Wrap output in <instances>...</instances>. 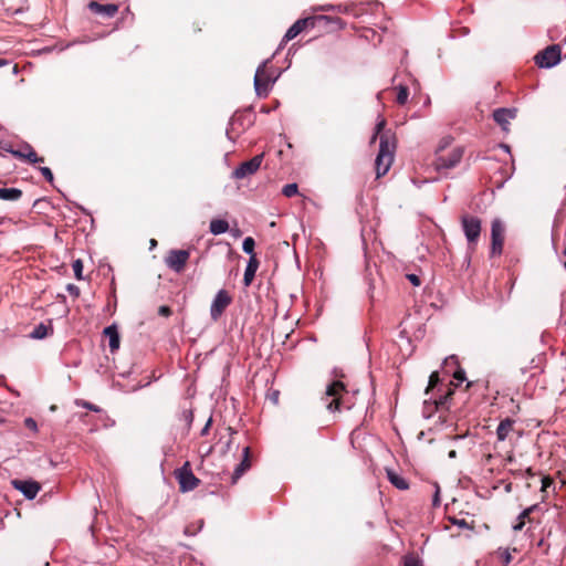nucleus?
Masks as SVG:
<instances>
[{
    "label": "nucleus",
    "mask_w": 566,
    "mask_h": 566,
    "mask_svg": "<svg viewBox=\"0 0 566 566\" xmlns=\"http://www.w3.org/2000/svg\"><path fill=\"white\" fill-rule=\"evenodd\" d=\"M386 119L380 118L375 126L370 143L374 144L379 136V151L375 160L376 177L385 176L392 163L397 147L396 135L391 130H385Z\"/></svg>",
    "instance_id": "f257e3e1"
},
{
    "label": "nucleus",
    "mask_w": 566,
    "mask_h": 566,
    "mask_svg": "<svg viewBox=\"0 0 566 566\" xmlns=\"http://www.w3.org/2000/svg\"><path fill=\"white\" fill-rule=\"evenodd\" d=\"M315 27H325L329 30H340L345 28V22L338 17L328 15H311L298 19L286 31L281 42V46L295 39L303 31L312 30Z\"/></svg>",
    "instance_id": "f03ea898"
},
{
    "label": "nucleus",
    "mask_w": 566,
    "mask_h": 566,
    "mask_svg": "<svg viewBox=\"0 0 566 566\" xmlns=\"http://www.w3.org/2000/svg\"><path fill=\"white\" fill-rule=\"evenodd\" d=\"M464 155L462 146H455L444 151V154L434 156L432 165L438 172L447 171L457 167Z\"/></svg>",
    "instance_id": "7ed1b4c3"
},
{
    "label": "nucleus",
    "mask_w": 566,
    "mask_h": 566,
    "mask_svg": "<svg viewBox=\"0 0 566 566\" xmlns=\"http://www.w3.org/2000/svg\"><path fill=\"white\" fill-rule=\"evenodd\" d=\"M275 81L276 76L274 75V71L269 69L268 61L261 64L258 67L254 76V87L256 95L260 97H266Z\"/></svg>",
    "instance_id": "20e7f679"
},
{
    "label": "nucleus",
    "mask_w": 566,
    "mask_h": 566,
    "mask_svg": "<svg viewBox=\"0 0 566 566\" xmlns=\"http://www.w3.org/2000/svg\"><path fill=\"white\" fill-rule=\"evenodd\" d=\"M562 60V48L559 44H551L544 50L538 51L533 61L541 69H552Z\"/></svg>",
    "instance_id": "39448f33"
},
{
    "label": "nucleus",
    "mask_w": 566,
    "mask_h": 566,
    "mask_svg": "<svg viewBox=\"0 0 566 566\" xmlns=\"http://www.w3.org/2000/svg\"><path fill=\"white\" fill-rule=\"evenodd\" d=\"M538 482L541 484V489L538 491V496L542 502L545 504L542 506L539 503H534L532 506L533 514L536 512L547 511L548 500L551 496L555 495L556 485L554 480L549 475H544L543 473L538 474Z\"/></svg>",
    "instance_id": "423d86ee"
},
{
    "label": "nucleus",
    "mask_w": 566,
    "mask_h": 566,
    "mask_svg": "<svg viewBox=\"0 0 566 566\" xmlns=\"http://www.w3.org/2000/svg\"><path fill=\"white\" fill-rule=\"evenodd\" d=\"M461 224L469 247L474 249L481 235V220L478 217L464 214L461 217Z\"/></svg>",
    "instance_id": "0eeeda50"
},
{
    "label": "nucleus",
    "mask_w": 566,
    "mask_h": 566,
    "mask_svg": "<svg viewBox=\"0 0 566 566\" xmlns=\"http://www.w3.org/2000/svg\"><path fill=\"white\" fill-rule=\"evenodd\" d=\"M175 476L179 483L181 492L195 490L200 484V480L193 474L190 462L186 461L184 465L175 471Z\"/></svg>",
    "instance_id": "6e6552de"
},
{
    "label": "nucleus",
    "mask_w": 566,
    "mask_h": 566,
    "mask_svg": "<svg viewBox=\"0 0 566 566\" xmlns=\"http://www.w3.org/2000/svg\"><path fill=\"white\" fill-rule=\"evenodd\" d=\"M23 148L28 149V153H22V150L14 149L10 142H7V140L0 142V149L4 150L7 153H10L13 157H15L20 160L28 161L29 164H32V165L44 161V158L38 156V154L35 153V150L33 149V147L30 144L23 143Z\"/></svg>",
    "instance_id": "1a4fd4ad"
},
{
    "label": "nucleus",
    "mask_w": 566,
    "mask_h": 566,
    "mask_svg": "<svg viewBox=\"0 0 566 566\" xmlns=\"http://www.w3.org/2000/svg\"><path fill=\"white\" fill-rule=\"evenodd\" d=\"M232 301L233 297L227 290L218 291L210 306L211 319L218 322Z\"/></svg>",
    "instance_id": "9d476101"
},
{
    "label": "nucleus",
    "mask_w": 566,
    "mask_h": 566,
    "mask_svg": "<svg viewBox=\"0 0 566 566\" xmlns=\"http://www.w3.org/2000/svg\"><path fill=\"white\" fill-rule=\"evenodd\" d=\"M505 239V227L500 219L491 223V256L501 255Z\"/></svg>",
    "instance_id": "9b49d317"
},
{
    "label": "nucleus",
    "mask_w": 566,
    "mask_h": 566,
    "mask_svg": "<svg viewBox=\"0 0 566 566\" xmlns=\"http://www.w3.org/2000/svg\"><path fill=\"white\" fill-rule=\"evenodd\" d=\"M263 154L256 155L250 160L241 163L233 171L232 178L244 179L254 175L261 167L263 161Z\"/></svg>",
    "instance_id": "f8f14e48"
},
{
    "label": "nucleus",
    "mask_w": 566,
    "mask_h": 566,
    "mask_svg": "<svg viewBox=\"0 0 566 566\" xmlns=\"http://www.w3.org/2000/svg\"><path fill=\"white\" fill-rule=\"evenodd\" d=\"M346 391V386L339 380H335L327 386L325 395L327 398H332L331 401L327 402V409L329 411H340L343 403L342 395Z\"/></svg>",
    "instance_id": "ddd939ff"
},
{
    "label": "nucleus",
    "mask_w": 566,
    "mask_h": 566,
    "mask_svg": "<svg viewBox=\"0 0 566 566\" xmlns=\"http://www.w3.org/2000/svg\"><path fill=\"white\" fill-rule=\"evenodd\" d=\"M190 258L187 250H170L165 259L166 265L172 271L180 273L185 270Z\"/></svg>",
    "instance_id": "4468645a"
},
{
    "label": "nucleus",
    "mask_w": 566,
    "mask_h": 566,
    "mask_svg": "<svg viewBox=\"0 0 566 566\" xmlns=\"http://www.w3.org/2000/svg\"><path fill=\"white\" fill-rule=\"evenodd\" d=\"M11 484L15 490L22 492L28 500H33L41 490L40 483L33 480L15 479L11 481Z\"/></svg>",
    "instance_id": "2eb2a0df"
},
{
    "label": "nucleus",
    "mask_w": 566,
    "mask_h": 566,
    "mask_svg": "<svg viewBox=\"0 0 566 566\" xmlns=\"http://www.w3.org/2000/svg\"><path fill=\"white\" fill-rule=\"evenodd\" d=\"M87 8L91 12L107 19L115 17L119 9L118 4L116 3L101 4L97 1H91L87 4Z\"/></svg>",
    "instance_id": "dca6fc26"
},
{
    "label": "nucleus",
    "mask_w": 566,
    "mask_h": 566,
    "mask_svg": "<svg viewBox=\"0 0 566 566\" xmlns=\"http://www.w3.org/2000/svg\"><path fill=\"white\" fill-rule=\"evenodd\" d=\"M516 109L515 108H497L493 112V118L495 123L501 126L504 132H509L510 120L515 118Z\"/></svg>",
    "instance_id": "f3484780"
},
{
    "label": "nucleus",
    "mask_w": 566,
    "mask_h": 566,
    "mask_svg": "<svg viewBox=\"0 0 566 566\" xmlns=\"http://www.w3.org/2000/svg\"><path fill=\"white\" fill-rule=\"evenodd\" d=\"M252 460H251V448L245 447L243 449V458L241 462L237 465L234 469V472L231 476V483L235 484L239 479L251 468Z\"/></svg>",
    "instance_id": "a211bd4d"
},
{
    "label": "nucleus",
    "mask_w": 566,
    "mask_h": 566,
    "mask_svg": "<svg viewBox=\"0 0 566 566\" xmlns=\"http://www.w3.org/2000/svg\"><path fill=\"white\" fill-rule=\"evenodd\" d=\"M259 265H260V262H259L256 255L252 254V256H250V259H249L248 265L244 271L243 283L245 286L251 285V283L253 282L255 272L258 271Z\"/></svg>",
    "instance_id": "6ab92c4d"
},
{
    "label": "nucleus",
    "mask_w": 566,
    "mask_h": 566,
    "mask_svg": "<svg viewBox=\"0 0 566 566\" xmlns=\"http://www.w3.org/2000/svg\"><path fill=\"white\" fill-rule=\"evenodd\" d=\"M103 333L108 337L111 352L117 350L120 343L117 327L115 325L107 326Z\"/></svg>",
    "instance_id": "aec40b11"
},
{
    "label": "nucleus",
    "mask_w": 566,
    "mask_h": 566,
    "mask_svg": "<svg viewBox=\"0 0 566 566\" xmlns=\"http://www.w3.org/2000/svg\"><path fill=\"white\" fill-rule=\"evenodd\" d=\"M53 334V327L51 324L45 325L44 323H40L30 334L31 338L34 339H43L49 335Z\"/></svg>",
    "instance_id": "412c9836"
},
{
    "label": "nucleus",
    "mask_w": 566,
    "mask_h": 566,
    "mask_svg": "<svg viewBox=\"0 0 566 566\" xmlns=\"http://www.w3.org/2000/svg\"><path fill=\"white\" fill-rule=\"evenodd\" d=\"M386 472H387L388 480L397 489H399V490L409 489L408 482L402 476H400L398 473H396L394 470L387 469Z\"/></svg>",
    "instance_id": "4be33fe9"
},
{
    "label": "nucleus",
    "mask_w": 566,
    "mask_h": 566,
    "mask_svg": "<svg viewBox=\"0 0 566 566\" xmlns=\"http://www.w3.org/2000/svg\"><path fill=\"white\" fill-rule=\"evenodd\" d=\"M22 197V191L18 188H0V199L6 201H17Z\"/></svg>",
    "instance_id": "5701e85b"
},
{
    "label": "nucleus",
    "mask_w": 566,
    "mask_h": 566,
    "mask_svg": "<svg viewBox=\"0 0 566 566\" xmlns=\"http://www.w3.org/2000/svg\"><path fill=\"white\" fill-rule=\"evenodd\" d=\"M228 229H229V223L226 220L213 219L210 222V231H211V233H213L216 235L227 232Z\"/></svg>",
    "instance_id": "b1692460"
},
{
    "label": "nucleus",
    "mask_w": 566,
    "mask_h": 566,
    "mask_svg": "<svg viewBox=\"0 0 566 566\" xmlns=\"http://www.w3.org/2000/svg\"><path fill=\"white\" fill-rule=\"evenodd\" d=\"M513 429V421L510 419L503 420L500 422L496 434L499 440H505L509 436V432Z\"/></svg>",
    "instance_id": "393cba45"
},
{
    "label": "nucleus",
    "mask_w": 566,
    "mask_h": 566,
    "mask_svg": "<svg viewBox=\"0 0 566 566\" xmlns=\"http://www.w3.org/2000/svg\"><path fill=\"white\" fill-rule=\"evenodd\" d=\"M453 392H454L453 389L451 387H448L446 389V391L443 394H441L438 399L434 400V402L437 405V409H443V408L448 409L449 408L448 402L451 399Z\"/></svg>",
    "instance_id": "a878e982"
},
{
    "label": "nucleus",
    "mask_w": 566,
    "mask_h": 566,
    "mask_svg": "<svg viewBox=\"0 0 566 566\" xmlns=\"http://www.w3.org/2000/svg\"><path fill=\"white\" fill-rule=\"evenodd\" d=\"M453 138L451 136H444L440 139L434 156L444 154V151H449V147L451 146Z\"/></svg>",
    "instance_id": "bb28decb"
},
{
    "label": "nucleus",
    "mask_w": 566,
    "mask_h": 566,
    "mask_svg": "<svg viewBox=\"0 0 566 566\" xmlns=\"http://www.w3.org/2000/svg\"><path fill=\"white\" fill-rule=\"evenodd\" d=\"M408 96H409L408 87L407 86H399L398 93H397V96H396V102L399 105H403V104L407 103Z\"/></svg>",
    "instance_id": "cd10ccee"
},
{
    "label": "nucleus",
    "mask_w": 566,
    "mask_h": 566,
    "mask_svg": "<svg viewBox=\"0 0 566 566\" xmlns=\"http://www.w3.org/2000/svg\"><path fill=\"white\" fill-rule=\"evenodd\" d=\"M531 507H526L518 516V522L513 526L514 531H520L525 525V518H530Z\"/></svg>",
    "instance_id": "c85d7f7f"
},
{
    "label": "nucleus",
    "mask_w": 566,
    "mask_h": 566,
    "mask_svg": "<svg viewBox=\"0 0 566 566\" xmlns=\"http://www.w3.org/2000/svg\"><path fill=\"white\" fill-rule=\"evenodd\" d=\"M254 247H255V241L252 237H247L243 240L242 249L245 253L250 254V256H252V254H255Z\"/></svg>",
    "instance_id": "c756f323"
},
{
    "label": "nucleus",
    "mask_w": 566,
    "mask_h": 566,
    "mask_svg": "<svg viewBox=\"0 0 566 566\" xmlns=\"http://www.w3.org/2000/svg\"><path fill=\"white\" fill-rule=\"evenodd\" d=\"M297 192H298V187L296 184H287L282 189V193L287 198L295 196Z\"/></svg>",
    "instance_id": "7c9ffc66"
},
{
    "label": "nucleus",
    "mask_w": 566,
    "mask_h": 566,
    "mask_svg": "<svg viewBox=\"0 0 566 566\" xmlns=\"http://www.w3.org/2000/svg\"><path fill=\"white\" fill-rule=\"evenodd\" d=\"M227 431L229 432V439L227 440V442L224 443V447L221 450V452L223 454L228 453L231 450V446L233 442V436L237 433V431L234 429H232L231 427H228Z\"/></svg>",
    "instance_id": "2f4dec72"
},
{
    "label": "nucleus",
    "mask_w": 566,
    "mask_h": 566,
    "mask_svg": "<svg viewBox=\"0 0 566 566\" xmlns=\"http://www.w3.org/2000/svg\"><path fill=\"white\" fill-rule=\"evenodd\" d=\"M403 566H422V563L417 556L407 555L403 558Z\"/></svg>",
    "instance_id": "473e14b6"
},
{
    "label": "nucleus",
    "mask_w": 566,
    "mask_h": 566,
    "mask_svg": "<svg viewBox=\"0 0 566 566\" xmlns=\"http://www.w3.org/2000/svg\"><path fill=\"white\" fill-rule=\"evenodd\" d=\"M74 275L77 280H82V273H83V262L81 260H76L72 264Z\"/></svg>",
    "instance_id": "72a5a7b5"
},
{
    "label": "nucleus",
    "mask_w": 566,
    "mask_h": 566,
    "mask_svg": "<svg viewBox=\"0 0 566 566\" xmlns=\"http://www.w3.org/2000/svg\"><path fill=\"white\" fill-rule=\"evenodd\" d=\"M439 381L440 378L438 371H433L429 377V385L426 392L428 394L431 389H433L439 384Z\"/></svg>",
    "instance_id": "f704fd0d"
},
{
    "label": "nucleus",
    "mask_w": 566,
    "mask_h": 566,
    "mask_svg": "<svg viewBox=\"0 0 566 566\" xmlns=\"http://www.w3.org/2000/svg\"><path fill=\"white\" fill-rule=\"evenodd\" d=\"M24 427L29 430H31L32 432L36 433L38 432V424H36V421L31 418V417H28L24 419Z\"/></svg>",
    "instance_id": "c9c22d12"
},
{
    "label": "nucleus",
    "mask_w": 566,
    "mask_h": 566,
    "mask_svg": "<svg viewBox=\"0 0 566 566\" xmlns=\"http://www.w3.org/2000/svg\"><path fill=\"white\" fill-rule=\"evenodd\" d=\"M40 171H41L42 176L45 178V180H46L48 182H50V184H52V182H53L54 177H53V174H52V171H51V169H50V168H48V167H41V168H40Z\"/></svg>",
    "instance_id": "e433bc0d"
},
{
    "label": "nucleus",
    "mask_w": 566,
    "mask_h": 566,
    "mask_svg": "<svg viewBox=\"0 0 566 566\" xmlns=\"http://www.w3.org/2000/svg\"><path fill=\"white\" fill-rule=\"evenodd\" d=\"M158 314H159L160 316L169 317V316L172 314V311H171V308H170L169 306H167V305H161V306H159V308H158Z\"/></svg>",
    "instance_id": "4c0bfd02"
},
{
    "label": "nucleus",
    "mask_w": 566,
    "mask_h": 566,
    "mask_svg": "<svg viewBox=\"0 0 566 566\" xmlns=\"http://www.w3.org/2000/svg\"><path fill=\"white\" fill-rule=\"evenodd\" d=\"M453 378L458 380L459 382H462L465 380V371L462 368H458L454 374Z\"/></svg>",
    "instance_id": "58836bf2"
},
{
    "label": "nucleus",
    "mask_w": 566,
    "mask_h": 566,
    "mask_svg": "<svg viewBox=\"0 0 566 566\" xmlns=\"http://www.w3.org/2000/svg\"><path fill=\"white\" fill-rule=\"evenodd\" d=\"M182 417H184L185 421L187 422V424L190 426V423L192 422V419H193L192 411L184 410Z\"/></svg>",
    "instance_id": "ea45409f"
},
{
    "label": "nucleus",
    "mask_w": 566,
    "mask_h": 566,
    "mask_svg": "<svg viewBox=\"0 0 566 566\" xmlns=\"http://www.w3.org/2000/svg\"><path fill=\"white\" fill-rule=\"evenodd\" d=\"M407 279L415 285L419 286L421 284V281L418 275L416 274H407Z\"/></svg>",
    "instance_id": "a19ab883"
},
{
    "label": "nucleus",
    "mask_w": 566,
    "mask_h": 566,
    "mask_svg": "<svg viewBox=\"0 0 566 566\" xmlns=\"http://www.w3.org/2000/svg\"><path fill=\"white\" fill-rule=\"evenodd\" d=\"M211 424H212V418L210 417L201 430V436H206L209 432Z\"/></svg>",
    "instance_id": "79ce46f5"
},
{
    "label": "nucleus",
    "mask_w": 566,
    "mask_h": 566,
    "mask_svg": "<svg viewBox=\"0 0 566 566\" xmlns=\"http://www.w3.org/2000/svg\"><path fill=\"white\" fill-rule=\"evenodd\" d=\"M313 10L315 12L316 11H329V10H335V7L334 6H322V7H318V8H314Z\"/></svg>",
    "instance_id": "37998d69"
},
{
    "label": "nucleus",
    "mask_w": 566,
    "mask_h": 566,
    "mask_svg": "<svg viewBox=\"0 0 566 566\" xmlns=\"http://www.w3.org/2000/svg\"><path fill=\"white\" fill-rule=\"evenodd\" d=\"M85 408L90 409V410H93V411H98V408L96 406H93L92 403L90 402H85L83 405Z\"/></svg>",
    "instance_id": "c03bdc74"
},
{
    "label": "nucleus",
    "mask_w": 566,
    "mask_h": 566,
    "mask_svg": "<svg viewBox=\"0 0 566 566\" xmlns=\"http://www.w3.org/2000/svg\"><path fill=\"white\" fill-rule=\"evenodd\" d=\"M453 523L459 525V526H461V527H464V526L468 525L465 520H461V521L454 520Z\"/></svg>",
    "instance_id": "a18cd8bd"
},
{
    "label": "nucleus",
    "mask_w": 566,
    "mask_h": 566,
    "mask_svg": "<svg viewBox=\"0 0 566 566\" xmlns=\"http://www.w3.org/2000/svg\"><path fill=\"white\" fill-rule=\"evenodd\" d=\"M69 291L70 292H75L76 294H78V287L74 286V285H69Z\"/></svg>",
    "instance_id": "49530a36"
},
{
    "label": "nucleus",
    "mask_w": 566,
    "mask_h": 566,
    "mask_svg": "<svg viewBox=\"0 0 566 566\" xmlns=\"http://www.w3.org/2000/svg\"><path fill=\"white\" fill-rule=\"evenodd\" d=\"M450 361L458 364V360L455 359L454 356H451L450 358L446 359V364H449Z\"/></svg>",
    "instance_id": "de8ad7c7"
},
{
    "label": "nucleus",
    "mask_w": 566,
    "mask_h": 566,
    "mask_svg": "<svg viewBox=\"0 0 566 566\" xmlns=\"http://www.w3.org/2000/svg\"><path fill=\"white\" fill-rule=\"evenodd\" d=\"M185 534L192 535L193 534L192 528L186 527L185 528Z\"/></svg>",
    "instance_id": "09e8293b"
},
{
    "label": "nucleus",
    "mask_w": 566,
    "mask_h": 566,
    "mask_svg": "<svg viewBox=\"0 0 566 566\" xmlns=\"http://www.w3.org/2000/svg\"><path fill=\"white\" fill-rule=\"evenodd\" d=\"M185 534L192 535L193 534L192 528L186 527L185 528Z\"/></svg>",
    "instance_id": "8fccbe9b"
},
{
    "label": "nucleus",
    "mask_w": 566,
    "mask_h": 566,
    "mask_svg": "<svg viewBox=\"0 0 566 566\" xmlns=\"http://www.w3.org/2000/svg\"><path fill=\"white\" fill-rule=\"evenodd\" d=\"M457 457V451L455 450H451L449 452V458H455Z\"/></svg>",
    "instance_id": "3c124183"
},
{
    "label": "nucleus",
    "mask_w": 566,
    "mask_h": 566,
    "mask_svg": "<svg viewBox=\"0 0 566 566\" xmlns=\"http://www.w3.org/2000/svg\"><path fill=\"white\" fill-rule=\"evenodd\" d=\"M544 455H546V458L548 459L551 457V452L547 454L544 452H538V458H543Z\"/></svg>",
    "instance_id": "603ef678"
},
{
    "label": "nucleus",
    "mask_w": 566,
    "mask_h": 566,
    "mask_svg": "<svg viewBox=\"0 0 566 566\" xmlns=\"http://www.w3.org/2000/svg\"><path fill=\"white\" fill-rule=\"evenodd\" d=\"M157 245V241L155 239L150 240V247L154 248Z\"/></svg>",
    "instance_id": "864d4df0"
},
{
    "label": "nucleus",
    "mask_w": 566,
    "mask_h": 566,
    "mask_svg": "<svg viewBox=\"0 0 566 566\" xmlns=\"http://www.w3.org/2000/svg\"><path fill=\"white\" fill-rule=\"evenodd\" d=\"M277 397H279V392H277V391H275V392L273 394V400H274V402H276V401H277Z\"/></svg>",
    "instance_id": "5fc2aeb1"
},
{
    "label": "nucleus",
    "mask_w": 566,
    "mask_h": 566,
    "mask_svg": "<svg viewBox=\"0 0 566 566\" xmlns=\"http://www.w3.org/2000/svg\"><path fill=\"white\" fill-rule=\"evenodd\" d=\"M510 560H511V555L507 553L505 556V563H510Z\"/></svg>",
    "instance_id": "6e6d98bb"
},
{
    "label": "nucleus",
    "mask_w": 566,
    "mask_h": 566,
    "mask_svg": "<svg viewBox=\"0 0 566 566\" xmlns=\"http://www.w3.org/2000/svg\"><path fill=\"white\" fill-rule=\"evenodd\" d=\"M21 9H22V6H20L19 8L13 9V12H19Z\"/></svg>",
    "instance_id": "4d7b16f0"
},
{
    "label": "nucleus",
    "mask_w": 566,
    "mask_h": 566,
    "mask_svg": "<svg viewBox=\"0 0 566 566\" xmlns=\"http://www.w3.org/2000/svg\"><path fill=\"white\" fill-rule=\"evenodd\" d=\"M212 449H213V448H212V447H210V448L208 449V451H207L206 455H208L209 453H211V452H212Z\"/></svg>",
    "instance_id": "13d9d810"
},
{
    "label": "nucleus",
    "mask_w": 566,
    "mask_h": 566,
    "mask_svg": "<svg viewBox=\"0 0 566 566\" xmlns=\"http://www.w3.org/2000/svg\"><path fill=\"white\" fill-rule=\"evenodd\" d=\"M19 150H22V153H28V149H24L23 145L21 146V148Z\"/></svg>",
    "instance_id": "bf43d9fd"
},
{
    "label": "nucleus",
    "mask_w": 566,
    "mask_h": 566,
    "mask_svg": "<svg viewBox=\"0 0 566 566\" xmlns=\"http://www.w3.org/2000/svg\"><path fill=\"white\" fill-rule=\"evenodd\" d=\"M439 500H438V493L436 494V497H434V504H438Z\"/></svg>",
    "instance_id": "052dcab7"
},
{
    "label": "nucleus",
    "mask_w": 566,
    "mask_h": 566,
    "mask_svg": "<svg viewBox=\"0 0 566 566\" xmlns=\"http://www.w3.org/2000/svg\"><path fill=\"white\" fill-rule=\"evenodd\" d=\"M527 474H531V468H527L525 471Z\"/></svg>",
    "instance_id": "680f3d73"
},
{
    "label": "nucleus",
    "mask_w": 566,
    "mask_h": 566,
    "mask_svg": "<svg viewBox=\"0 0 566 566\" xmlns=\"http://www.w3.org/2000/svg\"><path fill=\"white\" fill-rule=\"evenodd\" d=\"M3 64V62H0V65Z\"/></svg>",
    "instance_id": "e2e57ef3"
}]
</instances>
